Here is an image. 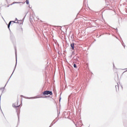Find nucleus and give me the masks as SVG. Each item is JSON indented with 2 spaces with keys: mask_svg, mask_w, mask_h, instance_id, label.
<instances>
[{
  "mask_svg": "<svg viewBox=\"0 0 127 127\" xmlns=\"http://www.w3.org/2000/svg\"><path fill=\"white\" fill-rule=\"evenodd\" d=\"M38 98H41V97H38Z\"/></svg>",
  "mask_w": 127,
  "mask_h": 127,
  "instance_id": "1a4fd4ad",
  "label": "nucleus"
},
{
  "mask_svg": "<svg viewBox=\"0 0 127 127\" xmlns=\"http://www.w3.org/2000/svg\"><path fill=\"white\" fill-rule=\"evenodd\" d=\"M125 70H127L126 71H127V69H125Z\"/></svg>",
  "mask_w": 127,
  "mask_h": 127,
  "instance_id": "6e6552de",
  "label": "nucleus"
},
{
  "mask_svg": "<svg viewBox=\"0 0 127 127\" xmlns=\"http://www.w3.org/2000/svg\"><path fill=\"white\" fill-rule=\"evenodd\" d=\"M73 67H74V68H77V65H76V64H73Z\"/></svg>",
  "mask_w": 127,
  "mask_h": 127,
  "instance_id": "423d86ee",
  "label": "nucleus"
},
{
  "mask_svg": "<svg viewBox=\"0 0 127 127\" xmlns=\"http://www.w3.org/2000/svg\"><path fill=\"white\" fill-rule=\"evenodd\" d=\"M70 46H71V47L72 50H74V44H70Z\"/></svg>",
  "mask_w": 127,
  "mask_h": 127,
  "instance_id": "f03ea898",
  "label": "nucleus"
},
{
  "mask_svg": "<svg viewBox=\"0 0 127 127\" xmlns=\"http://www.w3.org/2000/svg\"><path fill=\"white\" fill-rule=\"evenodd\" d=\"M26 4H29V0H26Z\"/></svg>",
  "mask_w": 127,
  "mask_h": 127,
  "instance_id": "39448f33",
  "label": "nucleus"
},
{
  "mask_svg": "<svg viewBox=\"0 0 127 127\" xmlns=\"http://www.w3.org/2000/svg\"><path fill=\"white\" fill-rule=\"evenodd\" d=\"M10 24H11V21H10L8 25V28H9V26H10Z\"/></svg>",
  "mask_w": 127,
  "mask_h": 127,
  "instance_id": "20e7f679",
  "label": "nucleus"
},
{
  "mask_svg": "<svg viewBox=\"0 0 127 127\" xmlns=\"http://www.w3.org/2000/svg\"><path fill=\"white\" fill-rule=\"evenodd\" d=\"M37 98H38V97H35L34 98H35V99H37Z\"/></svg>",
  "mask_w": 127,
  "mask_h": 127,
  "instance_id": "0eeeda50",
  "label": "nucleus"
},
{
  "mask_svg": "<svg viewBox=\"0 0 127 127\" xmlns=\"http://www.w3.org/2000/svg\"><path fill=\"white\" fill-rule=\"evenodd\" d=\"M16 109L18 110H17L18 112H19V111H20V108H19V106H17Z\"/></svg>",
  "mask_w": 127,
  "mask_h": 127,
  "instance_id": "7ed1b4c3",
  "label": "nucleus"
},
{
  "mask_svg": "<svg viewBox=\"0 0 127 127\" xmlns=\"http://www.w3.org/2000/svg\"><path fill=\"white\" fill-rule=\"evenodd\" d=\"M43 95H50L51 96H52V95H53V93H52V91L46 90L43 92Z\"/></svg>",
  "mask_w": 127,
  "mask_h": 127,
  "instance_id": "f257e3e1",
  "label": "nucleus"
}]
</instances>
